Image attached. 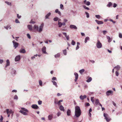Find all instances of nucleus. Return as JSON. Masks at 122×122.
<instances>
[{"mask_svg": "<svg viewBox=\"0 0 122 122\" xmlns=\"http://www.w3.org/2000/svg\"><path fill=\"white\" fill-rule=\"evenodd\" d=\"M75 116L76 117H79L81 115V111L80 107L78 106L75 107Z\"/></svg>", "mask_w": 122, "mask_h": 122, "instance_id": "f257e3e1", "label": "nucleus"}, {"mask_svg": "<svg viewBox=\"0 0 122 122\" xmlns=\"http://www.w3.org/2000/svg\"><path fill=\"white\" fill-rule=\"evenodd\" d=\"M28 110L24 108H22L21 110L20 111V112L23 115H27V113L28 112Z\"/></svg>", "mask_w": 122, "mask_h": 122, "instance_id": "f03ea898", "label": "nucleus"}, {"mask_svg": "<svg viewBox=\"0 0 122 122\" xmlns=\"http://www.w3.org/2000/svg\"><path fill=\"white\" fill-rule=\"evenodd\" d=\"M96 46L97 47L99 48H101L102 47V45L99 40H97V41Z\"/></svg>", "mask_w": 122, "mask_h": 122, "instance_id": "7ed1b4c3", "label": "nucleus"}, {"mask_svg": "<svg viewBox=\"0 0 122 122\" xmlns=\"http://www.w3.org/2000/svg\"><path fill=\"white\" fill-rule=\"evenodd\" d=\"M104 116L105 117V119L106 121L108 122H109L110 120V119L108 117V115L107 114L104 113Z\"/></svg>", "mask_w": 122, "mask_h": 122, "instance_id": "20e7f679", "label": "nucleus"}, {"mask_svg": "<svg viewBox=\"0 0 122 122\" xmlns=\"http://www.w3.org/2000/svg\"><path fill=\"white\" fill-rule=\"evenodd\" d=\"M13 43L14 47L15 49H16L17 48L19 45V43L17 42H15L14 41H12Z\"/></svg>", "mask_w": 122, "mask_h": 122, "instance_id": "39448f33", "label": "nucleus"}, {"mask_svg": "<svg viewBox=\"0 0 122 122\" xmlns=\"http://www.w3.org/2000/svg\"><path fill=\"white\" fill-rule=\"evenodd\" d=\"M42 51L43 53L46 54L47 52H46V48L45 46H44L42 49Z\"/></svg>", "mask_w": 122, "mask_h": 122, "instance_id": "423d86ee", "label": "nucleus"}, {"mask_svg": "<svg viewBox=\"0 0 122 122\" xmlns=\"http://www.w3.org/2000/svg\"><path fill=\"white\" fill-rule=\"evenodd\" d=\"M31 107L32 108L35 109H37L39 108L37 105L36 104H34L32 105L31 106Z\"/></svg>", "mask_w": 122, "mask_h": 122, "instance_id": "0eeeda50", "label": "nucleus"}, {"mask_svg": "<svg viewBox=\"0 0 122 122\" xmlns=\"http://www.w3.org/2000/svg\"><path fill=\"white\" fill-rule=\"evenodd\" d=\"M87 97L86 96V95H84L82 96L81 95L80 96V98L81 100H83L84 99L86 98Z\"/></svg>", "mask_w": 122, "mask_h": 122, "instance_id": "6e6552de", "label": "nucleus"}, {"mask_svg": "<svg viewBox=\"0 0 122 122\" xmlns=\"http://www.w3.org/2000/svg\"><path fill=\"white\" fill-rule=\"evenodd\" d=\"M44 25V24L43 23H42L41 25L40 26L39 29V32H41L42 31V29Z\"/></svg>", "mask_w": 122, "mask_h": 122, "instance_id": "1a4fd4ad", "label": "nucleus"}, {"mask_svg": "<svg viewBox=\"0 0 122 122\" xmlns=\"http://www.w3.org/2000/svg\"><path fill=\"white\" fill-rule=\"evenodd\" d=\"M20 56H18L15 57V60L16 61H18L20 60Z\"/></svg>", "mask_w": 122, "mask_h": 122, "instance_id": "9d476101", "label": "nucleus"}, {"mask_svg": "<svg viewBox=\"0 0 122 122\" xmlns=\"http://www.w3.org/2000/svg\"><path fill=\"white\" fill-rule=\"evenodd\" d=\"M70 27L71 29H74L76 30L77 29V27L75 25H71L70 26Z\"/></svg>", "mask_w": 122, "mask_h": 122, "instance_id": "9b49d317", "label": "nucleus"}, {"mask_svg": "<svg viewBox=\"0 0 122 122\" xmlns=\"http://www.w3.org/2000/svg\"><path fill=\"white\" fill-rule=\"evenodd\" d=\"M113 92L112 91L109 90L107 91L106 92V94L107 96H109L111 94L113 93Z\"/></svg>", "mask_w": 122, "mask_h": 122, "instance_id": "f8f14e48", "label": "nucleus"}, {"mask_svg": "<svg viewBox=\"0 0 122 122\" xmlns=\"http://www.w3.org/2000/svg\"><path fill=\"white\" fill-rule=\"evenodd\" d=\"M6 111L7 114H9L13 113V112H12V110H9V109H7L6 110Z\"/></svg>", "mask_w": 122, "mask_h": 122, "instance_id": "ddd939ff", "label": "nucleus"}, {"mask_svg": "<svg viewBox=\"0 0 122 122\" xmlns=\"http://www.w3.org/2000/svg\"><path fill=\"white\" fill-rule=\"evenodd\" d=\"M74 75L75 76V82L77 80L78 78V74L76 73H74Z\"/></svg>", "mask_w": 122, "mask_h": 122, "instance_id": "4468645a", "label": "nucleus"}, {"mask_svg": "<svg viewBox=\"0 0 122 122\" xmlns=\"http://www.w3.org/2000/svg\"><path fill=\"white\" fill-rule=\"evenodd\" d=\"M96 22L98 24H102L103 23V22L102 21H99L97 20H95Z\"/></svg>", "mask_w": 122, "mask_h": 122, "instance_id": "2eb2a0df", "label": "nucleus"}, {"mask_svg": "<svg viewBox=\"0 0 122 122\" xmlns=\"http://www.w3.org/2000/svg\"><path fill=\"white\" fill-rule=\"evenodd\" d=\"M84 3L87 5H89L90 4V3L89 1H86V0H85L84 1Z\"/></svg>", "mask_w": 122, "mask_h": 122, "instance_id": "dca6fc26", "label": "nucleus"}, {"mask_svg": "<svg viewBox=\"0 0 122 122\" xmlns=\"http://www.w3.org/2000/svg\"><path fill=\"white\" fill-rule=\"evenodd\" d=\"M20 52L21 53H25L26 51L24 49H21L20 50Z\"/></svg>", "mask_w": 122, "mask_h": 122, "instance_id": "f3484780", "label": "nucleus"}, {"mask_svg": "<svg viewBox=\"0 0 122 122\" xmlns=\"http://www.w3.org/2000/svg\"><path fill=\"white\" fill-rule=\"evenodd\" d=\"M56 13H57L60 16L61 15V13L60 12L59 10L58 9H56L55 11Z\"/></svg>", "mask_w": 122, "mask_h": 122, "instance_id": "a211bd4d", "label": "nucleus"}, {"mask_svg": "<svg viewBox=\"0 0 122 122\" xmlns=\"http://www.w3.org/2000/svg\"><path fill=\"white\" fill-rule=\"evenodd\" d=\"M27 27L30 30H32V27L31 25H28L27 26Z\"/></svg>", "mask_w": 122, "mask_h": 122, "instance_id": "6ab92c4d", "label": "nucleus"}, {"mask_svg": "<svg viewBox=\"0 0 122 122\" xmlns=\"http://www.w3.org/2000/svg\"><path fill=\"white\" fill-rule=\"evenodd\" d=\"M59 109L61 111H65V110L64 109V107L62 105H61L59 107Z\"/></svg>", "mask_w": 122, "mask_h": 122, "instance_id": "aec40b11", "label": "nucleus"}, {"mask_svg": "<svg viewBox=\"0 0 122 122\" xmlns=\"http://www.w3.org/2000/svg\"><path fill=\"white\" fill-rule=\"evenodd\" d=\"M52 115L51 114L49 115L48 116V119L49 120H51L52 118Z\"/></svg>", "mask_w": 122, "mask_h": 122, "instance_id": "412c9836", "label": "nucleus"}, {"mask_svg": "<svg viewBox=\"0 0 122 122\" xmlns=\"http://www.w3.org/2000/svg\"><path fill=\"white\" fill-rule=\"evenodd\" d=\"M71 112L70 110L69 109H68L67 112V115L68 116H70V115Z\"/></svg>", "mask_w": 122, "mask_h": 122, "instance_id": "4be33fe9", "label": "nucleus"}, {"mask_svg": "<svg viewBox=\"0 0 122 122\" xmlns=\"http://www.w3.org/2000/svg\"><path fill=\"white\" fill-rule=\"evenodd\" d=\"M33 28L37 30H38V26L37 25H35L34 26Z\"/></svg>", "mask_w": 122, "mask_h": 122, "instance_id": "5701e85b", "label": "nucleus"}, {"mask_svg": "<svg viewBox=\"0 0 122 122\" xmlns=\"http://www.w3.org/2000/svg\"><path fill=\"white\" fill-rule=\"evenodd\" d=\"M114 68L116 69L117 71H118L119 70L120 68V66L117 65Z\"/></svg>", "mask_w": 122, "mask_h": 122, "instance_id": "b1692460", "label": "nucleus"}, {"mask_svg": "<svg viewBox=\"0 0 122 122\" xmlns=\"http://www.w3.org/2000/svg\"><path fill=\"white\" fill-rule=\"evenodd\" d=\"M6 65L5 66V67H7V66H8L10 65V61L9 60H7L6 61Z\"/></svg>", "mask_w": 122, "mask_h": 122, "instance_id": "393cba45", "label": "nucleus"}, {"mask_svg": "<svg viewBox=\"0 0 122 122\" xmlns=\"http://www.w3.org/2000/svg\"><path fill=\"white\" fill-rule=\"evenodd\" d=\"M92 80V78L91 77H89L86 81V82H90Z\"/></svg>", "mask_w": 122, "mask_h": 122, "instance_id": "a878e982", "label": "nucleus"}, {"mask_svg": "<svg viewBox=\"0 0 122 122\" xmlns=\"http://www.w3.org/2000/svg\"><path fill=\"white\" fill-rule=\"evenodd\" d=\"M51 14V13L50 12L46 16V18L48 19V17L50 16Z\"/></svg>", "mask_w": 122, "mask_h": 122, "instance_id": "bb28decb", "label": "nucleus"}, {"mask_svg": "<svg viewBox=\"0 0 122 122\" xmlns=\"http://www.w3.org/2000/svg\"><path fill=\"white\" fill-rule=\"evenodd\" d=\"M52 82L53 83V85H55L56 87H57L56 82L55 81H52Z\"/></svg>", "mask_w": 122, "mask_h": 122, "instance_id": "cd10ccee", "label": "nucleus"}, {"mask_svg": "<svg viewBox=\"0 0 122 122\" xmlns=\"http://www.w3.org/2000/svg\"><path fill=\"white\" fill-rule=\"evenodd\" d=\"M58 24L59 25V27H61L62 26V23L60 21L58 22Z\"/></svg>", "mask_w": 122, "mask_h": 122, "instance_id": "c85d7f7f", "label": "nucleus"}, {"mask_svg": "<svg viewBox=\"0 0 122 122\" xmlns=\"http://www.w3.org/2000/svg\"><path fill=\"white\" fill-rule=\"evenodd\" d=\"M85 71V70L84 69H82L81 70H80L79 71V72L81 74H83V73Z\"/></svg>", "mask_w": 122, "mask_h": 122, "instance_id": "c756f323", "label": "nucleus"}, {"mask_svg": "<svg viewBox=\"0 0 122 122\" xmlns=\"http://www.w3.org/2000/svg\"><path fill=\"white\" fill-rule=\"evenodd\" d=\"M89 39V38L88 37H86L85 39V43H86L87 42V40Z\"/></svg>", "mask_w": 122, "mask_h": 122, "instance_id": "7c9ffc66", "label": "nucleus"}, {"mask_svg": "<svg viewBox=\"0 0 122 122\" xmlns=\"http://www.w3.org/2000/svg\"><path fill=\"white\" fill-rule=\"evenodd\" d=\"M112 5V3L111 2H110L108 3V4L107 5V6L110 7Z\"/></svg>", "mask_w": 122, "mask_h": 122, "instance_id": "2f4dec72", "label": "nucleus"}, {"mask_svg": "<svg viewBox=\"0 0 122 122\" xmlns=\"http://www.w3.org/2000/svg\"><path fill=\"white\" fill-rule=\"evenodd\" d=\"M60 55L59 53H57V54L55 55V57L56 58L59 57L60 56Z\"/></svg>", "mask_w": 122, "mask_h": 122, "instance_id": "473e14b6", "label": "nucleus"}, {"mask_svg": "<svg viewBox=\"0 0 122 122\" xmlns=\"http://www.w3.org/2000/svg\"><path fill=\"white\" fill-rule=\"evenodd\" d=\"M95 103L96 104L98 105L99 103V101L98 99H96V101Z\"/></svg>", "mask_w": 122, "mask_h": 122, "instance_id": "72a5a7b5", "label": "nucleus"}, {"mask_svg": "<svg viewBox=\"0 0 122 122\" xmlns=\"http://www.w3.org/2000/svg\"><path fill=\"white\" fill-rule=\"evenodd\" d=\"M107 39L108 40V41L109 42H110L111 41V40L109 36H107Z\"/></svg>", "mask_w": 122, "mask_h": 122, "instance_id": "f704fd0d", "label": "nucleus"}, {"mask_svg": "<svg viewBox=\"0 0 122 122\" xmlns=\"http://www.w3.org/2000/svg\"><path fill=\"white\" fill-rule=\"evenodd\" d=\"M0 117L1 118H0V122H3V118L2 115H1Z\"/></svg>", "mask_w": 122, "mask_h": 122, "instance_id": "c9c22d12", "label": "nucleus"}, {"mask_svg": "<svg viewBox=\"0 0 122 122\" xmlns=\"http://www.w3.org/2000/svg\"><path fill=\"white\" fill-rule=\"evenodd\" d=\"M63 53L65 55H66V49L65 50L63 51Z\"/></svg>", "mask_w": 122, "mask_h": 122, "instance_id": "e433bc0d", "label": "nucleus"}, {"mask_svg": "<svg viewBox=\"0 0 122 122\" xmlns=\"http://www.w3.org/2000/svg\"><path fill=\"white\" fill-rule=\"evenodd\" d=\"M5 2L8 5H11V3L10 2L7 1H5Z\"/></svg>", "mask_w": 122, "mask_h": 122, "instance_id": "4c0bfd02", "label": "nucleus"}, {"mask_svg": "<svg viewBox=\"0 0 122 122\" xmlns=\"http://www.w3.org/2000/svg\"><path fill=\"white\" fill-rule=\"evenodd\" d=\"M95 17L96 18L98 19H100L101 18V16L99 15H95Z\"/></svg>", "mask_w": 122, "mask_h": 122, "instance_id": "58836bf2", "label": "nucleus"}, {"mask_svg": "<svg viewBox=\"0 0 122 122\" xmlns=\"http://www.w3.org/2000/svg\"><path fill=\"white\" fill-rule=\"evenodd\" d=\"M39 83L40 85L42 86V81L41 80H40L39 81Z\"/></svg>", "mask_w": 122, "mask_h": 122, "instance_id": "ea45409f", "label": "nucleus"}, {"mask_svg": "<svg viewBox=\"0 0 122 122\" xmlns=\"http://www.w3.org/2000/svg\"><path fill=\"white\" fill-rule=\"evenodd\" d=\"M53 20L55 21H57L58 20V18L57 17H56L54 18Z\"/></svg>", "mask_w": 122, "mask_h": 122, "instance_id": "a19ab883", "label": "nucleus"}, {"mask_svg": "<svg viewBox=\"0 0 122 122\" xmlns=\"http://www.w3.org/2000/svg\"><path fill=\"white\" fill-rule=\"evenodd\" d=\"M60 8L61 9L63 10L64 9V8H63V5L62 4H61L60 5Z\"/></svg>", "mask_w": 122, "mask_h": 122, "instance_id": "79ce46f5", "label": "nucleus"}, {"mask_svg": "<svg viewBox=\"0 0 122 122\" xmlns=\"http://www.w3.org/2000/svg\"><path fill=\"white\" fill-rule=\"evenodd\" d=\"M83 6L85 9H87L88 10H89V8L86 7L85 5H83Z\"/></svg>", "mask_w": 122, "mask_h": 122, "instance_id": "37998d69", "label": "nucleus"}, {"mask_svg": "<svg viewBox=\"0 0 122 122\" xmlns=\"http://www.w3.org/2000/svg\"><path fill=\"white\" fill-rule=\"evenodd\" d=\"M102 32L103 34L105 35L107 32L106 30H103V31Z\"/></svg>", "mask_w": 122, "mask_h": 122, "instance_id": "c03bdc74", "label": "nucleus"}, {"mask_svg": "<svg viewBox=\"0 0 122 122\" xmlns=\"http://www.w3.org/2000/svg\"><path fill=\"white\" fill-rule=\"evenodd\" d=\"M75 42L74 40H72L71 42V44L73 45H75Z\"/></svg>", "mask_w": 122, "mask_h": 122, "instance_id": "a18cd8bd", "label": "nucleus"}, {"mask_svg": "<svg viewBox=\"0 0 122 122\" xmlns=\"http://www.w3.org/2000/svg\"><path fill=\"white\" fill-rule=\"evenodd\" d=\"M5 28L7 30H8V29L9 28L10 29L11 28L10 27V26H9L8 25L7 26L5 27Z\"/></svg>", "mask_w": 122, "mask_h": 122, "instance_id": "49530a36", "label": "nucleus"}, {"mask_svg": "<svg viewBox=\"0 0 122 122\" xmlns=\"http://www.w3.org/2000/svg\"><path fill=\"white\" fill-rule=\"evenodd\" d=\"M85 13H86V17L87 18H89V14H88V13L87 12H85Z\"/></svg>", "mask_w": 122, "mask_h": 122, "instance_id": "de8ad7c7", "label": "nucleus"}, {"mask_svg": "<svg viewBox=\"0 0 122 122\" xmlns=\"http://www.w3.org/2000/svg\"><path fill=\"white\" fill-rule=\"evenodd\" d=\"M119 36L120 38H122V34L121 33H119Z\"/></svg>", "mask_w": 122, "mask_h": 122, "instance_id": "09e8293b", "label": "nucleus"}, {"mask_svg": "<svg viewBox=\"0 0 122 122\" xmlns=\"http://www.w3.org/2000/svg\"><path fill=\"white\" fill-rule=\"evenodd\" d=\"M90 105V104L88 103H86L85 104V106H89Z\"/></svg>", "mask_w": 122, "mask_h": 122, "instance_id": "8fccbe9b", "label": "nucleus"}, {"mask_svg": "<svg viewBox=\"0 0 122 122\" xmlns=\"http://www.w3.org/2000/svg\"><path fill=\"white\" fill-rule=\"evenodd\" d=\"M15 22L16 23H19L20 22L17 19H16L15 20Z\"/></svg>", "mask_w": 122, "mask_h": 122, "instance_id": "3c124183", "label": "nucleus"}, {"mask_svg": "<svg viewBox=\"0 0 122 122\" xmlns=\"http://www.w3.org/2000/svg\"><path fill=\"white\" fill-rule=\"evenodd\" d=\"M18 97L16 95H15L14 97V99H18Z\"/></svg>", "mask_w": 122, "mask_h": 122, "instance_id": "603ef678", "label": "nucleus"}, {"mask_svg": "<svg viewBox=\"0 0 122 122\" xmlns=\"http://www.w3.org/2000/svg\"><path fill=\"white\" fill-rule=\"evenodd\" d=\"M109 21L112 22L114 24L116 23V21H113L111 19H110L109 20Z\"/></svg>", "mask_w": 122, "mask_h": 122, "instance_id": "864d4df0", "label": "nucleus"}, {"mask_svg": "<svg viewBox=\"0 0 122 122\" xmlns=\"http://www.w3.org/2000/svg\"><path fill=\"white\" fill-rule=\"evenodd\" d=\"M35 23V21H33L32 20H31L30 22V23H32L33 24Z\"/></svg>", "mask_w": 122, "mask_h": 122, "instance_id": "5fc2aeb1", "label": "nucleus"}, {"mask_svg": "<svg viewBox=\"0 0 122 122\" xmlns=\"http://www.w3.org/2000/svg\"><path fill=\"white\" fill-rule=\"evenodd\" d=\"M27 37L29 38V39H30L31 37H30V35L29 34H27Z\"/></svg>", "mask_w": 122, "mask_h": 122, "instance_id": "6e6d98bb", "label": "nucleus"}, {"mask_svg": "<svg viewBox=\"0 0 122 122\" xmlns=\"http://www.w3.org/2000/svg\"><path fill=\"white\" fill-rule=\"evenodd\" d=\"M52 80H56V77H53L52 78Z\"/></svg>", "mask_w": 122, "mask_h": 122, "instance_id": "4d7b16f0", "label": "nucleus"}, {"mask_svg": "<svg viewBox=\"0 0 122 122\" xmlns=\"http://www.w3.org/2000/svg\"><path fill=\"white\" fill-rule=\"evenodd\" d=\"M116 75L117 76H118L119 75L118 72L117 71H116Z\"/></svg>", "mask_w": 122, "mask_h": 122, "instance_id": "13d9d810", "label": "nucleus"}, {"mask_svg": "<svg viewBox=\"0 0 122 122\" xmlns=\"http://www.w3.org/2000/svg\"><path fill=\"white\" fill-rule=\"evenodd\" d=\"M93 97H91V101L92 102H94V101L93 100Z\"/></svg>", "mask_w": 122, "mask_h": 122, "instance_id": "bf43d9fd", "label": "nucleus"}, {"mask_svg": "<svg viewBox=\"0 0 122 122\" xmlns=\"http://www.w3.org/2000/svg\"><path fill=\"white\" fill-rule=\"evenodd\" d=\"M38 102L39 104L41 105L42 103V102L41 101H39Z\"/></svg>", "mask_w": 122, "mask_h": 122, "instance_id": "052dcab7", "label": "nucleus"}, {"mask_svg": "<svg viewBox=\"0 0 122 122\" xmlns=\"http://www.w3.org/2000/svg\"><path fill=\"white\" fill-rule=\"evenodd\" d=\"M61 113L58 112L57 114V116H60L61 114Z\"/></svg>", "mask_w": 122, "mask_h": 122, "instance_id": "680f3d73", "label": "nucleus"}, {"mask_svg": "<svg viewBox=\"0 0 122 122\" xmlns=\"http://www.w3.org/2000/svg\"><path fill=\"white\" fill-rule=\"evenodd\" d=\"M17 17L19 19H20V18L21 17V16H19V14H17Z\"/></svg>", "mask_w": 122, "mask_h": 122, "instance_id": "e2e57ef3", "label": "nucleus"}, {"mask_svg": "<svg viewBox=\"0 0 122 122\" xmlns=\"http://www.w3.org/2000/svg\"><path fill=\"white\" fill-rule=\"evenodd\" d=\"M66 37V39L67 40H69V36H67Z\"/></svg>", "mask_w": 122, "mask_h": 122, "instance_id": "0e129e2a", "label": "nucleus"}, {"mask_svg": "<svg viewBox=\"0 0 122 122\" xmlns=\"http://www.w3.org/2000/svg\"><path fill=\"white\" fill-rule=\"evenodd\" d=\"M117 5H116V4L114 3L113 4V7L114 8L116 7L117 6Z\"/></svg>", "mask_w": 122, "mask_h": 122, "instance_id": "69168bd1", "label": "nucleus"}, {"mask_svg": "<svg viewBox=\"0 0 122 122\" xmlns=\"http://www.w3.org/2000/svg\"><path fill=\"white\" fill-rule=\"evenodd\" d=\"M3 61V60L0 59V63H2Z\"/></svg>", "mask_w": 122, "mask_h": 122, "instance_id": "338daca9", "label": "nucleus"}, {"mask_svg": "<svg viewBox=\"0 0 122 122\" xmlns=\"http://www.w3.org/2000/svg\"><path fill=\"white\" fill-rule=\"evenodd\" d=\"M63 34L65 36V37L66 36H67L66 35V33L64 32L63 33Z\"/></svg>", "mask_w": 122, "mask_h": 122, "instance_id": "774afa93", "label": "nucleus"}]
</instances>
